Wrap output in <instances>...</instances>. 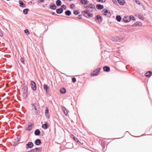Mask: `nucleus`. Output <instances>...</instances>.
<instances>
[{
    "mask_svg": "<svg viewBox=\"0 0 152 152\" xmlns=\"http://www.w3.org/2000/svg\"><path fill=\"white\" fill-rule=\"evenodd\" d=\"M37 105V103H34L31 104L32 110L34 112V114L35 115L39 114L40 113L39 109H37L36 107Z\"/></svg>",
    "mask_w": 152,
    "mask_h": 152,
    "instance_id": "f257e3e1",
    "label": "nucleus"
},
{
    "mask_svg": "<svg viewBox=\"0 0 152 152\" xmlns=\"http://www.w3.org/2000/svg\"><path fill=\"white\" fill-rule=\"evenodd\" d=\"M102 14L104 15L107 16L108 17H110L111 15L110 12L106 9H104L102 11Z\"/></svg>",
    "mask_w": 152,
    "mask_h": 152,
    "instance_id": "f03ea898",
    "label": "nucleus"
},
{
    "mask_svg": "<svg viewBox=\"0 0 152 152\" xmlns=\"http://www.w3.org/2000/svg\"><path fill=\"white\" fill-rule=\"evenodd\" d=\"M25 85V84H24V85ZM21 87L22 88V89L23 91V96L25 98H26L27 96V90L26 88L24 86V84H23L21 86Z\"/></svg>",
    "mask_w": 152,
    "mask_h": 152,
    "instance_id": "7ed1b4c3",
    "label": "nucleus"
},
{
    "mask_svg": "<svg viewBox=\"0 0 152 152\" xmlns=\"http://www.w3.org/2000/svg\"><path fill=\"white\" fill-rule=\"evenodd\" d=\"M101 69L100 68H99L96 69L91 74V76L93 77L98 75L101 70Z\"/></svg>",
    "mask_w": 152,
    "mask_h": 152,
    "instance_id": "20e7f679",
    "label": "nucleus"
},
{
    "mask_svg": "<svg viewBox=\"0 0 152 152\" xmlns=\"http://www.w3.org/2000/svg\"><path fill=\"white\" fill-rule=\"evenodd\" d=\"M31 86L32 89L33 91H35L37 89V87L36 83L33 81L31 82Z\"/></svg>",
    "mask_w": 152,
    "mask_h": 152,
    "instance_id": "39448f33",
    "label": "nucleus"
},
{
    "mask_svg": "<svg viewBox=\"0 0 152 152\" xmlns=\"http://www.w3.org/2000/svg\"><path fill=\"white\" fill-rule=\"evenodd\" d=\"M32 124L31 122L28 123V125L27 127L26 126L25 129L26 130L30 131L32 129Z\"/></svg>",
    "mask_w": 152,
    "mask_h": 152,
    "instance_id": "423d86ee",
    "label": "nucleus"
},
{
    "mask_svg": "<svg viewBox=\"0 0 152 152\" xmlns=\"http://www.w3.org/2000/svg\"><path fill=\"white\" fill-rule=\"evenodd\" d=\"M123 20L125 23L129 22L130 21V17L125 16L123 19Z\"/></svg>",
    "mask_w": 152,
    "mask_h": 152,
    "instance_id": "0eeeda50",
    "label": "nucleus"
},
{
    "mask_svg": "<svg viewBox=\"0 0 152 152\" xmlns=\"http://www.w3.org/2000/svg\"><path fill=\"white\" fill-rule=\"evenodd\" d=\"M123 39V38L121 36H116L115 38V42H120Z\"/></svg>",
    "mask_w": 152,
    "mask_h": 152,
    "instance_id": "6e6552de",
    "label": "nucleus"
},
{
    "mask_svg": "<svg viewBox=\"0 0 152 152\" xmlns=\"http://www.w3.org/2000/svg\"><path fill=\"white\" fill-rule=\"evenodd\" d=\"M89 8H90L91 9V11H92L94 10V11H95L96 10V9L95 8V6L92 4H89L88 5Z\"/></svg>",
    "mask_w": 152,
    "mask_h": 152,
    "instance_id": "1a4fd4ad",
    "label": "nucleus"
},
{
    "mask_svg": "<svg viewBox=\"0 0 152 152\" xmlns=\"http://www.w3.org/2000/svg\"><path fill=\"white\" fill-rule=\"evenodd\" d=\"M83 12L85 13V15L86 14H87V17H92L93 15V14L90 13L87 10H84L83 11Z\"/></svg>",
    "mask_w": 152,
    "mask_h": 152,
    "instance_id": "9d476101",
    "label": "nucleus"
},
{
    "mask_svg": "<svg viewBox=\"0 0 152 152\" xmlns=\"http://www.w3.org/2000/svg\"><path fill=\"white\" fill-rule=\"evenodd\" d=\"M33 146L34 144L31 142H29L28 143L26 144L27 148H31Z\"/></svg>",
    "mask_w": 152,
    "mask_h": 152,
    "instance_id": "9b49d317",
    "label": "nucleus"
},
{
    "mask_svg": "<svg viewBox=\"0 0 152 152\" xmlns=\"http://www.w3.org/2000/svg\"><path fill=\"white\" fill-rule=\"evenodd\" d=\"M104 7L103 5L100 4H97L96 6V8L99 10L103 9Z\"/></svg>",
    "mask_w": 152,
    "mask_h": 152,
    "instance_id": "f8f14e48",
    "label": "nucleus"
},
{
    "mask_svg": "<svg viewBox=\"0 0 152 152\" xmlns=\"http://www.w3.org/2000/svg\"><path fill=\"white\" fill-rule=\"evenodd\" d=\"M103 70L107 72H109L110 70V68L109 67L107 66H105L103 67Z\"/></svg>",
    "mask_w": 152,
    "mask_h": 152,
    "instance_id": "ddd939ff",
    "label": "nucleus"
},
{
    "mask_svg": "<svg viewBox=\"0 0 152 152\" xmlns=\"http://www.w3.org/2000/svg\"><path fill=\"white\" fill-rule=\"evenodd\" d=\"M95 19L96 20H98L99 23H101L102 21L101 17L99 15H97L96 16Z\"/></svg>",
    "mask_w": 152,
    "mask_h": 152,
    "instance_id": "4468645a",
    "label": "nucleus"
},
{
    "mask_svg": "<svg viewBox=\"0 0 152 152\" xmlns=\"http://www.w3.org/2000/svg\"><path fill=\"white\" fill-rule=\"evenodd\" d=\"M63 12V9L61 8L57 9L56 10V13L58 14H60L62 13Z\"/></svg>",
    "mask_w": 152,
    "mask_h": 152,
    "instance_id": "2eb2a0df",
    "label": "nucleus"
},
{
    "mask_svg": "<svg viewBox=\"0 0 152 152\" xmlns=\"http://www.w3.org/2000/svg\"><path fill=\"white\" fill-rule=\"evenodd\" d=\"M44 89L45 90L46 93L47 94H48L49 92L48 90L49 89V87L48 86L45 84H44L43 86Z\"/></svg>",
    "mask_w": 152,
    "mask_h": 152,
    "instance_id": "dca6fc26",
    "label": "nucleus"
},
{
    "mask_svg": "<svg viewBox=\"0 0 152 152\" xmlns=\"http://www.w3.org/2000/svg\"><path fill=\"white\" fill-rule=\"evenodd\" d=\"M50 8L52 10H55L56 8V6L54 4L51 3V4L50 5Z\"/></svg>",
    "mask_w": 152,
    "mask_h": 152,
    "instance_id": "f3484780",
    "label": "nucleus"
},
{
    "mask_svg": "<svg viewBox=\"0 0 152 152\" xmlns=\"http://www.w3.org/2000/svg\"><path fill=\"white\" fill-rule=\"evenodd\" d=\"M20 139L19 137H17L14 139L13 142L15 144H16L20 141Z\"/></svg>",
    "mask_w": 152,
    "mask_h": 152,
    "instance_id": "a211bd4d",
    "label": "nucleus"
},
{
    "mask_svg": "<svg viewBox=\"0 0 152 152\" xmlns=\"http://www.w3.org/2000/svg\"><path fill=\"white\" fill-rule=\"evenodd\" d=\"M73 136V139L76 142H77V143L79 144V145H81V142L75 136L72 135Z\"/></svg>",
    "mask_w": 152,
    "mask_h": 152,
    "instance_id": "6ab92c4d",
    "label": "nucleus"
},
{
    "mask_svg": "<svg viewBox=\"0 0 152 152\" xmlns=\"http://www.w3.org/2000/svg\"><path fill=\"white\" fill-rule=\"evenodd\" d=\"M80 3L83 5L87 4L88 2L87 0H80Z\"/></svg>",
    "mask_w": 152,
    "mask_h": 152,
    "instance_id": "aec40b11",
    "label": "nucleus"
},
{
    "mask_svg": "<svg viewBox=\"0 0 152 152\" xmlns=\"http://www.w3.org/2000/svg\"><path fill=\"white\" fill-rule=\"evenodd\" d=\"M118 3L121 5H124L125 3V1L124 0H117Z\"/></svg>",
    "mask_w": 152,
    "mask_h": 152,
    "instance_id": "412c9836",
    "label": "nucleus"
},
{
    "mask_svg": "<svg viewBox=\"0 0 152 152\" xmlns=\"http://www.w3.org/2000/svg\"><path fill=\"white\" fill-rule=\"evenodd\" d=\"M19 3L20 4V6L22 7H24L26 6V5L24 4L23 2L21 0H19Z\"/></svg>",
    "mask_w": 152,
    "mask_h": 152,
    "instance_id": "4be33fe9",
    "label": "nucleus"
},
{
    "mask_svg": "<svg viewBox=\"0 0 152 152\" xmlns=\"http://www.w3.org/2000/svg\"><path fill=\"white\" fill-rule=\"evenodd\" d=\"M41 143V141L39 139H36L35 141V143L36 145H39Z\"/></svg>",
    "mask_w": 152,
    "mask_h": 152,
    "instance_id": "5701e85b",
    "label": "nucleus"
},
{
    "mask_svg": "<svg viewBox=\"0 0 152 152\" xmlns=\"http://www.w3.org/2000/svg\"><path fill=\"white\" fill-rule=\"evenodd\" d=\"M40 132L39 130L37 129H36L34 131L35 135L36 136H38L40 134Z\"/></svg>",
    "mask_w": 152,
    "mask_h": 152,
    "instance_id": "b1692460",
    "label": "nucleus"
},
{
    "mask_svg": "<svg viewBox=\"0 0 152 152\" xmlns=\"http://www.w3.org/2000/svg\"><path fill=\"white\" fill-rule=\"evenodd\" d=\"M62 109L64 114L66 115H67V111L66 108L62 106Z\"/></svg>",
    "mask_w": 152,
    "mask_h": 152,
    "instance_id": "393cba45",
    "label": "nucleus"
},
{
    "mask_svg": "<svg viewBox=\"0 0 152 152\" xmlns=\"http://www.w3.org/2000/svg\"><path fill=\"white\" fill-rule=\"evenodd\" d=\"M60 93L63 94H64L66 92V89L65 88H61L60 90Z\"/></svg>",
    "mask_w": 152,
    "mask_h": 152,
    "instance_id": "a878e982",
    "label": "nucleus"
},
{
    "mask_svg": "<svg viewBox=\"0 0 152 152\" xmlns=\"http://www.w3.org/2000/svg\"><path fill=\"white\" fill-rule=\"evenodd\" d=\"M42 127L44 129H47L48 127V125L47 123H45L42 125Z\"/></svg>",
    "mask_w": 152,
    "mask_h": 152,
    "instance_id": "bb28decb",
    "label": "nucleus"
},
{
    "mask_svg": "<svg viewBox=\"0 0 152 152\" xmlns=\"http://www.w3.org/2000/svg\"><path fill=\"white\" fill-rule=\"evenodd\" d=\"M61 2L60 0H57L56 1V4L57 6H60L61 5Z\"/></svg>",
    "mask_w": 152,
    "mask_h": 152,
    "instance_id": "cd10ccee",
    "label": "nucleus"
},
{
    "mask_svg": "<svg viewBox=\"0 0 152 152\" xmlns=\"http://www.w3.org/2000/svg\"><path fill=\"white\" fill-rule=\"evenodd\" d=\"M151 75L152 72L150 71L148 72L145 74V76L147 77H150Z\"/></svg>",
    "mask_w": 152,
    "mask_h": 152,
    "instance_id": "c85d7f7f",
    "label": "nucleus"
},
{
    "mask_svg": "<svg viewBox=\"0 0 152 152\" xmlns=\"http://www.w3.org/2000/svg\"><path fill=\"white\" fill-rule=\"evenodd\" d=\"M71 12L69 10H67L65 12V14L67 16H69L71 14Z\"/></svg>",
    "mask_w": 152,
    "mask_h": 152,
    "instance_id": "c756f323",
    "label": "nucleus"
},
{
    "mask_svg": "<svg viewBox=\"0 0 152 152\" xmlns=\"http://www.w3.org/2000/svg\"><path fill=\"white\" fill-rule=\"evenodd\" d=\"M117 20L118 22H120L121 19V18L120 15H117L116 17Z\"/></svg>",
    "mask_w": 152,
    "mask_h": 152,
    "instance_id": "7c9ffc66",
    "label": "nucleus"
},
{
    "mask_svg": "<svg viewBox=\"0 0 152 152\" xmlns=\"http://www.w3.org/2000/svg\"><path fill=\"white\" fill-rule=\"evenodd\" d=\"M28 10H29L28 8L25 9L23 10V13L24 14L26 15L28 14Z\"/></svg>",
    "mask_w": 152,
    "mask_h": 152,
    "instance_id": "2f4dec72",
    "label": "nucleus"
},
{
    "mask_svg": "<svg viewBox=\"0 0 152 152\" xmlns=\"http://www.w3.org/2000/svg\"><path fill=\"white\" fill-rule=\"evenodd\" d=\"M80 11L78 10H75L73 11L74 14L76 15H77L80 13Z\"/></svg>",
    "mask_w": 152,
    "mask_h": 152,
    "instance_id": "473e14b6",
    "label": "nucleus"
},
{
    "mask_svg": "<svg viewBox=\"0 0 152 152\" xmlns=\"http://www.w3.org/2000/svg\"><path fill=\"white\" fill-rule=\"evenodd\" d=\"M142 25V23L140 22H137L136 23L135 25L134 24V25L135 26H141Z\"/></svg>",
    "mask_w": 152,
    "mask_h": 152,
    "instance_id": "72a5a7b5",
    "label": "nucleus"
},
{
    "mask_svg": "<svg viewBox=\"0 0 152 152\" xmlns=\"http://www.w3.org/2000/svg\"><path fill=\"white\" fill-rule=\"evenodd\" d=\"M138 16L140 19L142 20H144L145 18L141 14H140Z\"/></svg>",
    "mask_w": 152,
    "mask_h": 152,
    "instance_id": "f704fd0d",
    "label": "nucleus"
},
{
    "mask_svg": "<svg viewBox=\"0 0 152 152\" xmlns=\"http://www.w3.org/2000/svg\"><path fill=\"white\" fill-rule=\"evenodd\" d=\"M24 32L27 35H28L30 34V32L27 29H26L24 30Z\"/></svg>",
    "mask_w": 152,
    "mask_h": 152,
    "instance_id": "c9c22d12",
    "label": "nucleus"
},
{
    "mask_svg": "<svg viewBox=\"0 0 152 152\" xmlns=\"http://www.w3.org/2000/svg\"><path fill=\"white\" fill-rule=\"evenodd\" d=\"M34 149H35V151L36 152H37L38 151L41 150L42 148H36Z\"/></svg>",
    "mask_w": 152,
    "mask_h": 152,
    "instance_id": "e433bc0d",
    "label": "nucleus"
},
{
    "mask_svg": "<svg viewBox=\"0 0 152 152\" xmlns=\"http://www.w3.org/2000/svg\"><path fill=\"white\" fill-rule=\"evenodd\" d=\"M130 20L132 19L133 21H135L136 20V19L132 15H130L129 16Z\"/></svg>",
    "mask_w": 152,
    "mask_h": 152,
    "instance_id": "4c0bfd02",
    "label": "nucleus"
},
{
    "mask_svg": "<svg viewBox=\"0 0 152 152\" xmlns=\"http://www.w3.org/2000/svg\"><path fill=\"white\" fill-rule=\"evenodd\" d=\"M20 60L21 62H22L23 64H25V60L23 58H21Z\"/></svg>",
    "mask_w": 152,
    "mask_h": 152,
    "instance_id": "58836bf2",
    "label": "nucleus"
},
{
    "mask_svg": "<svg viewBox=\"0 0 152 152\" xmlns=\"http://www.w3.org/2000/svg\"><path fill=\"white\" fill-rule=\"evenodd\" d=\"M61 8L64 9V10H66V6L64 4H63L61 6Z\"/></svg>",
    "mask_w": 152,
    "mask_h": 152,
    "instance_id": "ea45409f",
    "label": "nucleus"
},
{
    "mask_svg": "<svg viewBox=\"0 0 152 152\" xmlns=\"http://www.w3.org/2000/svg\"><path fill=\"white\" fill-rule=\"evenodd\" d=\"M76 79L75 77H73L72 78V81L73 83H75L76 81Z\"/></svg>",
    "mask_w": 152,
    "mask_h": 152,
    "instance_id": "a19ab883",
    "label": "nucleus"
},
{
    "mask_svg": "<svg viewBox=\"0 0 152 152\" xmlns=\"http://www.w3.org/2000/svg\"><path fill=\"white\" fill-rule=\"evenodd\" d=\"M96 1L98 2L103 3L106 0H96Z\"/></svg>",
    "mask_w": 152,
    "mask_h": 152,
    "instance_id": "79ce46f5",
    "label": "nucleus"
},
{
    "mask_svg": "<svg viewBox=\"0 0 152 152\" xmlns=\"http://www.w3.org/2000/svg\"><path fill=\"white\" fill-rule=\"evenodd\" d=\"M45 115L46 117L48 118H49V113H45Z\"/></svg>",
    "mask_w": 152,
    "mask_h": 152,
    "instance_id": "37998d69",
    "label": "nucleus"
},
{
    "mask_svg": "<svg viewBox=\"0 0 152 152\" xmlns=\"http://www.w3.org/2000/svg\"><path fill=\"white\" fill-rule=\"evenodd\" d=\"M49 113V110L48 107H46L45 111V113Z\"/></svg>",
    "mask_w": 152,
    "mask_h": 152,
    "instance_id": "c03bdc74",
    "label": "nucleus"
},
{
    "mask_svg": "<svg viewBox=\"0 0 152 152\" xmlns=\"http://www.w3.org/2000/svg\"><path fill=\"white\" fill-rule=\"evenodd\" d=\"M75 7V5L74 4H72L70 5V7L71 8H74V7Z\"/></svg>",
    "mask_w": 152,
    "mask_h": 152,
    "instance_id": "a18cd8bd",
    "label": "nucleus"
},
{
    "mask_svg": "<svg viewBox=\"0 0 152 152\" xmlns=\"http://www.w3.org/2000/svg\"><path fill=\"white\" fill-rule=\"evenodd\" d=\"M82 15H79L78 16L77 18L78 19H81L82 18Z\"/></svg>",
    "mask_w": 152,
    "mask_h": 152,
    "instance_id": "49530a36",
    "label": "nucleus"
},
{
    "mask_svg": "<svg viewBox=\"0 0 152 152\" xmlns=\"http://www.w3.org/2000/svg\"><path fill=\"white\" fill-rule=\"evenodd\" d=\"M135 2H136V3L137 4H139V5H140V1H139L138 0H137V1H136Z\"/></svg>",
    "mask_w": 152,
    "mask_h": 152,
    "instance_id": "de8ad7c7",
    "label": "nucleus"
},
{
    "mask_svg": "<svg viewBox=\"0 0 152 152\" xmlns=\"http://www.w3.org/2000/svg\"><path fill=\"white\" fill-rule=\"evenodd\" d=\"M30 151V152H36L35 151V149H34L31 150Z\"/></svg>",
    "mask_w": 152,
    "mask_h": 152,
    "instance_id": "09e8293b",
    "label": "nucleus"
},
{
    "mask_svg": "<svg viewBox=\"0 0 152 152\" xmlns=\"http://www.w3.org/2000/svg\"><path fill=\"white\" fill-rule=\"evenodd\" d=\"M85 8H86V9H88L89 8V6H88V5L87 6H84V7Z\"/></svg>",
    "mask_w": 152,
    "mask_h": 152,
    "instance_id": "8fccbe9b",
    "label": "nucleus"
},
{
    "mask_svg": "<svg viewBox=\"0 0 152 152\" xmlns=\"http://www.w3.org/2000/svg\"><path fill=\"white\" fill-rule=\"evenodd\" d=\"M3 36V34L0 31V36Z\"/></svg>",
    "mask_w": 152,
    "mask_h": 152,
    "instance_id": "3c124183",
    "label": "nucleus"
},
{
    "mask_svg": "<svg viewBox=\"0 0 152 152\" xmlns=\"http://www.w3.org/2000/svg\"><path fill=\"white\" fill-rule=\"evenodd\" d=\"M83 15L86 17V18H87V14H86L85 15V13H84V14H83Z\"/></svg>",
    "mask_w": 152,
    "mask_h": 152,
    "instance_id": "603ef678",
    "label": "nucleus"
},
{
    "mask_svg": "<svg viewBox=\"0 0 152 152\" xmlns=\"http://www.w3.org/2000/svg\"><path fill=\"white\" fill-rule=\"evenodd\" d=\"M32 3V2L31 1H30L28 3V4H31Z\"/></svg>",
    "mask_w": 152,
    "mask_h": 152,
    "instance_id": "864d4df0",
    "label": "nucleus"
},
{
    "mask_svg": "<svg viewBox=\"0 0 152 152\" xmlns=\"http://www.w3.org/2000/svg\"><path fill=\"white\" fill-rule=\"evenodd\" d=\"M52 14L53 15H54L55 14V13L53 12H52Z\"/></svg>",
    "mask_w": 152,
    "mask_h": 152,
    "instance_id": "5fc2aeb1",
    "label": "nucleus"
},
{
    "mask_svg": "<svg viewBox=\"0 0 152 152\" xmlns=\"http://www.w3.org/2000/svg\"><path fill=\"white\" fill-rule=\"evenodd\" d=\"M134 1H135V2L137 0H133Z\"/></svg>",
    "mask_w": 152,
    "mask_h": 152,
    "instance_id": "6e6d98bb",
    "label": "nucleus"
},
{
    "mask_svg": "<svg viewBox=\"0 0 152 152\" xmlns=\"http://www.w3.org/2000/svg\"><path fill=\"white\" fill-rule=\"evenodd\" d=\"M113 2L114 3V0H112Z\"/></svg>",
    "mask_w": 152,
    "mask_h": 152,
    "instance_id": "4d7b16f0",
    "label": "nucleus"
},
{
    "mask_svg": "<svg viewBox=\"0 0 152 152\" xmlns=\"http://www.w3.org/2000/svg\"><path fill=\"white\" fill-rule=\"evenodd\" d=\"M69 1H72L73 0H69Z\"/></svg>",
    "mask_w": 152,
    "mask_h": 152,
    "instance_id": "13d9d810",
    "label": "nucleus"
}]
</instances>
